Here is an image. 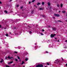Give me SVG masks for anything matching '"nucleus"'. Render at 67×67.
<instances>
[{"label": "nucleus", "mask_w": 67, "mask_h": 67, "mask_svg": "<svg viewBox=\"0 0 67 67\" xmlns=\"http://www.w3.org/2000/svg\"><path fill=\"white\" fill-rule=\"evenodd\" d=\"M36 67H43V65L40 64H38V65H37L36 66Z\"/></svg>", "instance_id": "obj_1"}, {"label": "nucleus", "mask_w": 67, "mask_h": 67, "mask_svg": "<svg viewBox=\"0 0 67 67\" xmlns=\"http://www.w3.org/2000/svg\"><path fill=\"white\" fill-rule=\"evenodd\" d=\"M56 35L55 34H51L50 36L51 37H54Z\"/></svg>", "instance_id": "obj_2"}, {"label": "nucleus", "mask_w": 67, "mask_h": 67, "mask_svg": "<svg viewBox=\"0 0 67 67\" xmlns=\"http://www.w3.org/2000/svg\"><path fill=\"white\" fill-rule=\"evenodd\" d=\"M54 16H59V15L58 14H54Z\"/></svg>", "instance_id": "obj_3"}, {"label": "nucleus", "mask_w": 67, "mask_h": 67, "mask_svg": "<svg viewBox=\"0 0 67 67\" xmlns=\"http://www.w3.org/2000/svg\"><path fill=\"white\" fill-rule=\"evenodd\" d=\"M13 63V62H10L8 64V65H9V64H12Z\"/></svg>", "instance_id": "obj_4"}, {"label": "nucleus", "mask_w": 67, "mask_h": 67, "mask_svg": "<svg viewBox=\"0 0 67 67\" xmlns=\"http://www.w3.org/2000/svg\"><path fill=\"white\" fill-rule=\"evenodd\" d=\"M48 6H50V5H51V4L50 3L48 2Z\"/></svg>", "instance_id": "obj_5"}, {"label": "nucleus", "mask_w": 67, "mask_h": 67, "mask_svg": "<svg viewBox=\"0 0 67 67\" xmlns=\"http://www.w3.org/2000/svg\"><path fill=\"white\" fill-rule=\"evenodd\" d=\"M3 59H2L0 61V63H2V62H3Z\"/></svg>", "instance_id": "obj_6"}, {"label": "nucleus", "mask_w": 67, "mask_h": 67, "mask_svg": "<svg viewBox=\"0 0 67 67\" xmlns=\"http://www.w3.org/2000/svg\"><path fill=\"white\" fill-rule=\"evenodd\" d=\"M63 4H61L60 7L61 8H62L63 7Z\"/></svg>", "instance_id": "obj_7"}, {"label": "nucleus", "mask_w": 67, "mask_h": 67, "mask_svg": "<svg viewBox=\"0 0 67 67\" xmlns=\"http://www.w3.org/2000/svg\"><path fill=\"white\" fill-rule=\"evenodd\" d=\"M52 29L54 31H55L56 30V28L55 27L53 28Z\"/></svg>", "instance_id": "obj_8"}, {"label": "nucleus", "mask_w": 67, "mask_h": 67, "mask_svg": "<svg viewBox=\"0 0 67 67\" xmlns=\"http://www.w3.org/2000/svg\"><path fill=\"white\" fill-rule=\"evenodd\" d=\"M39 9L40 10H43V8H39Z\"/></svg>", "instance_id": "obj_9"}, {"label": "nucleus", "mask_w": 67, "mask_h": 67, "mask_svg": "<svg viewBox=\"0 0 67 67\" xmlns=\"http://www.w3.org/2000/svg\"><path fill=\"white\" fill-rule=\"evenodd\" d=\"M24 61H23L22 62V63L21 64V65H23V64H24Z\"/></svg>", "instance_id": "obj_10"}, {"label": "nucleus", "mask_w": 67, "mask_h": 67, "mask_svg": "<svg viewBox=\"0 0 67 67\" xmlns=\"http://www.w3.org/2000/svg\"><path fill=\"white\" fill-rule=\"evenodd\" d=\"M29 33L30 34H31L32 33V32L31 31H30L29 32Z\"/></svg>", "instance_id": "obj_11"}, {"label": "nucleus", "mask_w": 67, "mask_h": 67, "mask_svg": "<svg viewBox=\"0 0 67 67\" xmlns=\"http://www.w3.org/2000/svg\"><path fill=\"white\" fill-rule=\"evenodd\" d=\"M37 4V5H38L41 4V3H38Z\"/></svg>", "instance_id": "obj_12"}, {"label": "nucleus", "mask_w": 67, "mask_h": 67, "mask_svg": "<svg viewBox=\"0 0 67 67\" xmlns=\"http://www.w3.org/2000/svg\"><path fill=\"white\" fill-rule=\"evenodd\" d=\"M42 5H44V2H42Z\"/></svg>", "instance_id": "obj_13"}, {"label": "nucleus", "mask_w": 67, "mask_h": 67, "mask_svg": "<svg viewBox=\"0 0 67 67\" xmlns=\"http://www.w3.org/2000/svg\"><path fill=\"white\" fill-rule=\"evenodd\" d=\"M4 12H5V13H8L7 11L6 10H5L4 11Z\"/></svg>", "instance_id": "obj_14"}, {"label": "nucleus", "mask_w": 67, "mask_h": 67, "mask_svg": "<svg viewBox=\"0 0 67 67\" xmlns=\"http://www.w3.org/2000/svg\"><path fill=\"white\" fill-rule=\"evenodd\" d=\"M58 22H62V21L61 20H58Z\"/></svg>", "instance_id": "obj_15"}, {"label": "nucleus", "mask_w": 67, "mask_h": 67, "mask_svg": "<svg viewBox=\"0 0 67 67\" xmlns=\"http://www.w3.org/2000/svg\"><path fill=\"white\" fill-rule=\"evenodd\" d=\"M8 35H8V34H6V36H7V37L8 36Z\"/></svg>", "instance_id": "obj_16"}, {"label": "nucleus", "mask_w": 67, "mask_h": 67, "mask_svg": "<svg viewBox=\"0 0 67 67\" xmlns=\"http://www.w3.org/2000/svg\"><path fill=\"white\" fill-rule=\"evenodd\" d=\"M25 60L26 61H27V60H28V59L27 58H26V59H25Z\"/></svg>", "instance_id": "obj_17"}, {"label": "nucleus", "mask_w": 67, "mask_h": 67, "mask_svg": "<svg viewBox=\"0 0 67 67\" xmlns=\"http://www.w3.org/2000/svg\"><path fill=\"white\" fill-rule=\"evenodd\" d=\"M62 12L63 13H65V11H62Z\"/></svg>", "instance_id": "obj_18"}, {"label": "nucleus", "mask_w": 67, "mask_h": 67, "mask_svg": "<svg viewBox=\"0 0 67 67\" xmlns=\"http://www.w3.org/2000/svg\"><path fill=\"white\" fill-rule=\"evenodd\" d=\"M14 53H15L16 54H18V52L16 51L14 52Z\"/></svg>", "instance_id": "obj_19"}, {"label": "nucleus", "mask_w": 67, "mask_h": 67, "mask_svg": "<svg viewBox=\"0 0 67 67\" xmlns=\"http://www.w3.org/2000/svg\"><path fill=\"white\" fill-rule=\"evenodd\" d=\"M42 16L43 17V18H45V16L44 15H43Z\"/></svg>", "instance_id": "obj_20"}, {"label": "nucleus", "mask_w": 67, "mask_h": 67, "mask_svg": "<svg viewBox=\"0 0 67 67\" xmlns=\"http://www.w3.org/2000/svg\"><path fill=\"white\" fill-rule=\"evenodd\" d=\"M12 58H13V57H11L10 58V59H12Z\"/></svg>", "instance_id": "obj_21"}, {"label": "nucleus", "mask_w": 67, "mask_h": 67, "mask_svg": "<svg viewBox=\"0 0 67 67\" xmlns=\"http://www.w3.org/2000/svg\"><path fill=\"white\" fill-rule=\"evenodd\" d=\"M42 32H44V31H45V30L44 29L42 30Z\"/></svg>", "instance_id": "obj_22"}, {"label": "nucleus", "mask_w": 67, "mask_h": 67, "mask_svg": "<svg viewBox=\"0 0 67 67\" xmlns=\"http://www.w3.org/2000/svg\"><path fill=\"white\" fill-rule=\"evenodd\" d=\"M59 4H58L57 5V7H59Z\"/></svg>", "instance_id": "obj_23"}, {"label": "nucleus", "mask_w": 67, "mask_h": 67, "mask_svg": "<svg viewBox=\"0 0 67 67\" xmlns=\"http://www.w3.org/2000/svg\"><path fill=\"white\" fill-rule=\"evenodd\" d=\"M35 0H33V1H32V2H34V1H35Z\"/></svg>", "instance_id": "obj_24"}, {"label": "nucleus", "mask_w": 67, "mask_h": 67, "mask_svg": "<svg viewBox=\"0 0 67 67\" xmlns=\"http://www.w3.org/2000/svg\"><path fill=\"white\" fill-rule=\"evenodd\" d=\"M6 29H7V27H4V30H6Z\"/></svg>", "instance_id": "obj_25"}, {"label": "nucleus", "mask_w": 67, "mask_h": 67, "mask_svg": "<svg viewBox=\"0 0 67 67\" xmlns=\"http://www.w3.org/2000/svg\"><path fill=\"white\" fill-rule=\"evenodd\" d=\"M17 57L18 58V59H20V57H19V56H18Z\"/></svg>", "instance_id": "obj_26"}, {"label": "nucleus", "mask_w": 67, "mask_h": 67, "mask_svg": "<svg viewBox=\"0 0 67 67\" xmlns=\"http://www.w3.org/2000/svg\"><path fill=\"white\" fill-rule=\"evenodd\" d=\"M47 65H49V64L48 63H47Z\"/></svg>", "instance_id": "obj_27"}, {"label": "nucleus", "mask_w": 67, "mask_h": 67, "mask_svg": "<svg viewBox=\"0 0 67 67\" xmlns=\"http://www.w3.org/2000/svg\"><path fill=\"white\" fill-rule=\"evenodd\" d=\"M16 21H19V20L18 19H16Z\"/></svg>", "instance_id": "obj_28"}, {"label": "nucleus", "mask_w": 67, "mask_h": 67, "mask_svg": "<svg viewBox=\"0 0 67 67\" xmlns=\"http://www.w3.org/2000/svg\"><path fill=\"white\" fill-rule=\"evenodd\" d=\"M8 58L9 59H10V57L9 56H8Z\"/></svg>", "instance_id": "obj_29"}, {"label": "nucleus", "mask_w": 67, "mask_h": 67, "mask_svg": "<svg viewBox=\"0 0 67 67\" xmlns=\"http://www.w3.org/2000/svg\"><path fill=\"white\" fill-rule=\"evenodd\" d=\"M6 67H10L9 66H8V65H6Z\"/></svg>", "instance_id": "obj_30"}, {"label": "nucleus", "mask_w": 67, "mask_h": 67, "mask_svg": "<svg viewBox=\"0 0 67 67\" xmlns=\"http://www.w3.org/2000/svg\"><path fill=\"white\" fill-rule=\"evenodd\" d=\"M23 8V7H20V9H22Z\"/></svg>", "instance_id": "obj_31"}, {"label": "nucleus", "mask_w": 67, "mask_h": 67, "mask_svg": "<svg viewBox=\"0 0 67 67\" xmlns=\"http://www.w3.org/2000/svg\"><path fill=\"white\" fill-rule=\"evenodd\" d=\"M1 27H2V25H0V28Z\"/></svg>", "instance_id": "obj_32"}, {"label": "nucleus", "mask_w": 67, "mask_h": 67, "mask_svg": "<svg viewBox=\"0 0 67 67\" xmlns=\"http://www.w3.org/2000/svg\"><path fill=\"white\" fill-rule=\"evenodd\" d=\"M15 61H18V59H15Z\"/></svg>", "instance_id": "obj_33"}, {"label": "nucleus", "mask_w": 67, "mask_h": 67, "mask_svg": "<svg viewBox=\"0 0 67 67\" xmlns=\"http://www.w3.org/2000/svg\"><path fill=\"white\" fill-rule=\"evenodd\" d=\"M0 4H2V2L1 1H0Z\"/></svg>", "instance_id": "obj_34"}, {"label": "nucleus", "mask_w": 67, "mask_h": 67, "mask_svg": "<svg viewBox=\"0 0 67 67\" xmlns=\"http://www.w3.org/2000/svg\"><path fill=\"white\" fill-rule=\"evenodd\" d=\"M29 4H31V2H29Z\"/></svg>", "instance_id": "obj_35"}, {"label": "nucleus", "mask_w": 67, "mask_h": 67, "mask_svg": "<svg viewBox=\"0 0 67 67\" xmlns=\"http://www.w3.org/2000/svg\"><path fill=\"white\" fill-rule=\"evenodd\" d=\"M19 5H17L16 7H19Z\"/></svg>", "instance_id": "obj_36"}, {"label": "nucleus", "mask_w": 67, "mask_h": 67, "mask_svg": "<svg viewBox=\"0 0 67 67\" xmlns=\"http://www.w3.org/2000/svg\"><path fill=\"white\" fill-rule=\"evenodd\" d=\"M7 57H5V59H7Z\"/></svg>", "instance_id": "obj_37"}, {"label": "nucleus", "mask_w": 67, "mask_h": 67, "mask_svg": "<svg viewBox=\"0 0 67 67\" xmlns=\"http://www.w3.org/2000/svg\"><path fill=\"white\" fill-rule=\"evenodd\" d=\"M65 42H67V40H65Z\"/></svg>", "instance_id": "obj_38"}, {"label": "nucleus", "mask_w": 67, "mask_h": 67, "mask_svg": "<svg viewBox=\"0 0 67 67\" xmlns=\"http://www.w3.org/2000/svg\"><path fill=\"white\" fill-rule=\"evenodd\" d=\"M28 27H29L30 28V27H30V26H28Z\"/></svg>", "instance_id": "obj_39"}, {"label": "nucleus", "mask_w": 67, "mask_h": 67, "mask_svg": "<svg viewBox=\"0 0 67 67\" xmlns=\"http://www.w3.org/2000/svg\"><path fill=\"white\" fill-rule=\"evenodd\" d=\"M41 35H43V33H42L41 34Z\"/></svg>", "instance_id": "obj_40"}, {"label": "nucleus", "mask_w": 67, "mask_h": 67, "mask_svg": "<svg viewBox=\"0 0 67 67\" xmlns=\"http://www.w3.org/2000/svg\"><path fill=\"white\" fill-rule=\"evenodd\" d=\"M62 60H64V59H63V58H62Z\"/></svg>", "instance_id": "obj_41"}, {"label": "nucleus", "mask_w": 67, "mask_h": 67, "mask_svg": "<svg viewBox=\"0 0 67 67\" xmlns=\"http://www.w3.org/2000/svg\"><path fill=\"white\" fill-rule=\"evenodd\" d=\"M55 61H56V62H58V60H55Z\"/></svg>", "instance_id": "obj_42"}, {"label": "nucleus", "mask_w": 67, "mask_h": 67, "mask_svg": "<svg viewBox=\"0 0 67 67\" xmlns=\"http://www.w3.org/2000/svg\"><path fill=\"white\" fill-rule=\"evenodd\" d=\"M58 42H59V40H58L57 41Z\"/></svg>", "instance_id": "obj_43"}, {"label": "nucleus", "mask_w": 67, "mask_h": 67, "mask_svg": "<svg viewBox=\"0 0 67 67\" xmlns=\"http://www.w3.org/2000/svg\"><path fill=\"white\" fill-rule=\"evenodd\" d=\"M46 52L47 53H48V52H47V51H46Z\"/></svg>", "instance_id": "obj_44"}, {"label": "nucleus", "mask_w": 67, "mask_h": 67, "mask_svg": "<svg viewBox=\"0 0 67 67\" xmlns=\"http://www.w3.org/2000/svg\"><path fill=\"white\" fill-rule=\"evenodd\" d=\"M66 66H67V63L66 64Z\"/></svg>", "instance_id": "obj_45"}, {"label": "nucleus", "mask_w": 67, "mask_h": 67, "mask_svg": "<svg viewBox=\"0 0 67 67\" xmlns=\"http://www.w3.org/2000/svg\"><path fill=\"white\" fill-rule=\"evenodd\" d=\"M48 27H51V26H49Z\"/></svg>", "instance_id": "obj_46"}, {"label": "nucleus", "mask_w": 67, "mask_h": 67, "mask_svg": "<svg viewBox=\"0 0 67 67\" xmlns=\"http://www.w3.org/2000/svg\"><path fill=\"white\" fill-rule=\"evenodd\" d=\"M60 12V11H59V12Z\"/></svg>", "instance_id": "obj_47"}, {"label": "nucleus", "mask_w": 67, "mask_h": 67, "mask_svg": "<svg viewBox=\"0 0 67 67\" xmlns=\"http://www.w3.org/2000/svg\"><path fill=\"white\" fill-rule=\"evenodd\" d=\"M65 21H66V22H67V20H65Z\"/></svg>", "instance_id": "obj_48"}, {"label": "nucleus", "mask_w": 67, "mask_h": 67, "mask_svg": "<svg viewBox=\"0 0 67 67\" xmlns=\"http://www.w3.org/2000/svg\"><path fill=\"white\" fill-rule=\"evenodd\" d=\"M9 33H10V34H11V32H9Z\"/></svg>", "instance_id": "obj_49"}, {"label": "nucleus", "mask_w": 67, "mask_h": 67, "mask_svg": "<svg viewBox=\"0 0 67 67\" xmlns=\"http://www.w3.org/2000/svg\"><path fill=\"white\" fill-rule=\"evenodd\" d=\"M3 29V28H2L3 30V29Z\"/></svg>", "instance_id": "obj_50"}, {"label": "nucleus", "mask_w": 67, "mask_h": 67, "mask_svg": "<svg viewBox=\"0 0 67 67\" xmlns=\"http://www.w3.org/2000/svg\"><path fill=\"white\" fill-rule=\"evenodd\" d=\"M14 29H16V28H15V27H14Z\"/></svg>", "instance_id": "obj_51"}, {"label": "nucleus", "mask_w": 67, "mask_h": 67, "mask_svg": "<svg viewBox=\"0 0 67 67\" xmlns=\"http://www.w3.org/2000/svg\"><path fill=\"white\" fill-rule=\"evenodd\" d=\"M12 1V0H10V1Z\"/></svg>", "instance_id": "obj_52"}, {"label": "nucleus", "mask_w": 67, "mask_h": 67, "mask_svg": "<svg viewBox=\"0 0 67 67\" xmlns=\"http://www.w3.org/2000/svg\"><path fill=\"white\" fill-rule=\"evenodd\" d=\"M31 13H32V14H33V13H32V12Z\"/></svg>", "instance_id": "obj_53"}, {"label": "nucleus", "mask_w": 67, "mask_h": 67, "mask_svg": "<svg viewBox=\"0 0 67 67\" xmlns=\"http://www.w3.org/2000/svg\"><path fill=\"white\" fill-rule=\"evenodd\" d=\"M23 67H25V66H24Z\"/></svg>", "instance_id": "obj_54"}, {"label": "nucleus", "mask_w": 67, "mask_h": 67, "mask_svg": "<svg viewBox=\"0 0 67 67\" xmlns=\"http://www.w3.org/2000/svg\"><path fill=\"white\" fill-rule=\"evenodd\" d=\"M1 9V7H0V9Z\"/></svg>", "instance_id": "obj_55"}, {"label": "nucleus", "mask_w": 67, "mask_h": 67, "mask_svg": "<svg viewBox=\"0 0 67 67\" xmlns=\"http://www.w3.org/2000/svg\"><path fill=\"white\" fill-rule=\"evenodd\" d=\"M20 61H21V60H20Z\"/></svg>", "instance_id": "obj_56"}, {"label": "nucleus", "mask_w": 67, "mask_h": 67, "mask_svg": "<svg viewBox=\"0 0 67 67\" xmlns=\"http://www.w3.org/2000/svg\"><path fill=\"white\" fill-rule=\"evenodd\" d=\"M55 39H56V38H55Z\"/></svg>", "instance_id": "obj_57"}, {"label": "nucleus", "mask_w": 67, "mask_h": 67, "mask_svg": "<svg viewBox=\"0 0 67 67\" xmlns=\"http://www.w3.org/2000/svg\"><path fill=\"white\" fill-rule=\"evenodd\" d=\"M45 67H46V66H45Z\"/></svg>", "instance_id": "obj_58"}, {"label": "nucleus", "mask_w": 67, "mask_h": 67, "mask_svg": "<svg viewBox=\"0 0 67 67\" xmlns=\"http://www.w3.org/2000/svg\"><path fill=\"white\" fill-rule=\"evenodd\" d=\"M58 62H59V61H58Z\"/></svg>", "instance_id": "obj_59"}, {"label": "nucleus", "mask_w": 67, "mask_h": 67, "mask_svg": "<svg viewBox=\"0 0 67 67\" xmlns=\"http://www.w3.org/2000/svg\"><path fill=\"white\" fill-rule=\"evenodd\" d=\"M66 16H67V15H66Z\"/></svg>", "instance_id": "obj_60"}]
</instances>
